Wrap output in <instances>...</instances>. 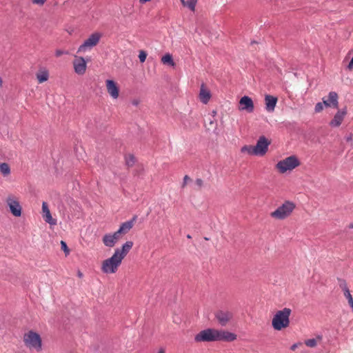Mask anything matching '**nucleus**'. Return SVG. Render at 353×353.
<instances>
[{"label":"nucleus","instance_id":"obj_19","mask_svg":"<svg viewBox=\"0 0 353 353\" xmlns=\"http://www.w3.org/2000/svg\"><path fill=\"white\" fill-rule=\"evenodd\" d=\"M211 98V94L210 90L205 87V85L203 83L201 85L200 92H199V99L201 101L207 104Z\"/></svg>","mask_w":353,"mask_h":353},{"label":"nucleus","instance_id":"obj_23","mask_svg":"<svg viewBox=\"0 0 353 353\" xmlns=\"http://www.w3.org/2000/svg\"><path fill=\"white\" fill-rule=\"evenodd\" d=\"M161 62L163 64H168L171 66H174V65H175V63L173 61V59H172V56L169 53L165 54L164 56L162 57Z\"/></svg>","mask_w":353,"mask_h":353},{"label":"nucleus","instance_id":"obj_41","mask_svg":"<svg viewBox=\"0 0 353 353\" xmlns=\"http://www.w3.org/2000/svg\"><path fill=\"white\" fill-rule=\"evenodd\" d=\"M158 353H165V351L163 349H161L159 350V351L158 352Z\"/></svg>","mask_w":353,"mask_h":353},{"label":"nucleus","instance_id":"obj_2","mask_svg":"<svg viewBox=\"0 0 353 353\" xmlns=\"http://www.w3.org/2000/svg\"><path fill=\"white\" fill-rule=\"evenodd\" d=\"M236 339V335L225 330L208 328L199 332L194 336L195 342L227 341L232 342Z\"/></svg>","mask_w":353,"mask_h":353},{"label":"nucleus","instance_id":"obj_11","mask_svg":"<svg viewBox=\"0 0 353 353\" xmlns=\"http://www.w3.org/2000/svg\"><path fill=\"white\" fill-rule=\"evenodd\" d=\"M239 110L246 111L247 112L251 113L254 111V105L252 99L248 97L244 96L241 97L239 101Z\"/></svg>","mask_w":353,"mask_h":353},{"label":"nucleus","instance_id":"obj_28","mask_svg":"<svg viewBox=\"0 0 353 353\" xmlns=\"http://www.w3.org/2000/svg\"><path fill=\"white\" fill-rule=\"evenodd\" d=\"M60 243L61 250L64 252L65 256L68 255L70 253V250L68 248L66 243L64 241H61Z\"/></svg>","mask_w":353,"mask_h":353},{"label":"nucleus","instance_id":"obj_4","mask_svg":"<svg viewBox=\"0 0 353 353\" xmlns=\"http://www.w3.org/2000/svg\"><path fill=\"white\" fill-rule=\"evenodd\" d=\"M295 208L296 205L294 203L290 201H285L281 205L270 213V216L276 220H284L292 214Z\"/></svg>","mask_w":353,"mask_h":353},{"label":"nucleus","instance_id":"obj_33","mask_svg":"<svg viewBox=\"0 0 353 353\" xmlns=\"http://www.w3.org/2000/svg\"><path fill=\"white\" fill-rule=\"evenodd\" d=\"M47 0H32V2L34 4L43 6Z\"/></svg>","mask_w":353,"mask_h":353},{"label":"nucleus","instance_id":"obj_21","mask_svg":"<svg viewBox=\"0 0 353 353\" xmlns=\"http://www.w3.org/2000/svg\"><path fill=\"white\" fill-rule=\"evenodd\" d=\"M338 94L336 92H330L328 94V101L331 103L332 107L337 108L339 106Z\"/></svg>","mask_w":353,"mask_h":353},{"label":"nucleus","instance_id":"obj_46","mask_svg":"<svg viewBox=\"0 0 353 353\" xmlns=\"http://www.w3.org/2000/svg\"><path fill=\"white\" fill-rule=\"evenodd\" d=\"M351 228H353V225H352Z\"/></svg>","mask_w":353,"mask_h":353},{"label":"nucleus","instance_id":"obj_34","mask_svg":"<svg viewBox=\"0 0 353 353\" xmlns=\"http://www.w3.org/2000/svg\"><path fill=\"white\" fill-rule=\"evenodd\" d=\"M322 103L323 104V106L324 105L326 106V107H331V106H332L331 105V103L328 101V100H325L324 98L323 99V102Z\"/></svg>","mask_w":353,"mask_h":353},{"label":"nucleus","instance_id":"obj_39","mask_svg":"<svg viewBox=\"0 0 353 353\" xmlns=\"http://www.w3.org/2000/svg\"><path fill=\"white\" fill-rule=\"evenodd\" d=\"M340 282H341V283H340V284H339V285H340V286H341V287L342 285H346V284H345V282L344 281H340Z\"/></svg>","mask_w":353,"mask_h":353},{"label":"nucleus","instance_id":"obj_35","mask_svg":"<svg viewBox=\"0 0 353 353\" xmlns=\"http://www.w3.org/2000/svg\"><path fill=\"white\" fill-rule=\"evenodd\" d=\"M65 52L61 50H57L55 52L56 57H60Z\"/></svg>","mask_w":353,"mask_h":353},{"label":"nucleus","instance_id":"obj_1","mask_svg":"<svg viewBox=\"0 0 353 353\" xmlns=\"http://www.w3.org/2000/svg\"><path fill=\"white\" fill-rule=\"evenodd\" d=\"M132 246L133 242L128 241L121 248H117L110 258L102 262L101 271L107 274L115 273Z\"/></svg>","mask_w":353,"mask_h":353},{"label":"nucleus","instance_id":"obj_12","mask_svg":"<svg viewBox=\"0 0 353 353\" xmlns=\"http://www.w3.org/2000/svg\"><path fill=\"white\" fill-rule=\"evenodd\" d=\"M106 90L109 95L113 99H117L119 97V88L117 83L111 79L105 81Z\"/></svg>","mask_w":353,"mask_h":353},{"label":"nucleus","instance_id":"obj_13","mask_svg":"<svg viewBox=\"0 0 353 353\" xmlns=\"http://www.w3.org/2000/svg\"><path fill=\"white\" fill-rule=\"evenodd\" d=\"M232 316V313L226 310H219L215 313V318L222 326H225Z\"/></svg>","mask_w":353,"mask_h":353},{"label":"nucleus","instance_id":"obj_7","mask_svg":"<svg viewBox=\"0 0 353 353\" xmlns=\"http://www.w3.org/2000/svg\"><path fill=\"white\" fill-rule=\"evenodd\" d=\"M24 342L27 346L33 347L37 350L41 349V339L37 333L30 331L24 336Z\"/></svg>","mask_w":353,"mask_h":353},{"label":"nucleus","instance_id":"obj_25","mask_svg":"<svg viewBox=\"0 0 353 353\" xmlns=\"http://www.w3.org/2000/svg\"><path fill=\"white\" fill-rule=\"evenodd\" d=\"M322 337L321 336H318L316 339H310L305 341V343L307 346L310 347H314L317 344V339L321 340Z\"/></svg>","mask_w":353,"mask_h":353},{"label":"nucleus","instance_id":"obj_3","mask_svg":"<svg viewBox=\"0 0 353 353\" xmlns=\"http://www.w3.org/2000/svg\"><path fill=\"white\" fill-rule=\"evenodd\" d=\"M291 312V309L288 307H285L283 310L276 312L272 321L273 328L279 331L288 327L290 324L289 318Z\"/></svg>","mask_w":353,"mask_h":353},{"label":"nucleus","instance_id":"obj_30","mask_svg":"<svg viewBox=\"0 0 353 353\" xmlns=\"http://www.w3.org/2000/svg\"><path fill=\"white\" fill-rule=\"evenodd\" d=\"M195 185L196 186V190H200L204 185V182L201 179H196L195 180Z\"/></svg>","mask_w":353,"mask_h":353},{"label":"nucleus","instance_id":"obj_37","mask_svg":"<svg viewBox=\"0 0 353 353\" xmlns=\"http://www.w3.org/2000/svg\"><path fill=\"white\" fill-rule=\"evenodd\" d=\"M181 3L183 6H187V1L185 0H180Z\"/></svg>","mask_w":353,"mask_h":353},{"label":"nucleus","instance_id":"obj_31","mask_svg":"<svg viewBox=\"0 0 353 353\" xmlns=\"http://www.w3.org/2000/svg\"><path fill=\"white\" fill-rule=\"evenodd\" d=\"M323 110V104L321 102H319L316 104L314 111L316 113L321 112Z\"/></svg>","mask_w":353,"mask_h":353},{"label":"nucleus","instance_id":"obj_27","mask_svg":"<svg viewBox=\"0 0 353 353\" xmlns=\"http://www.w3.org/2000/svg\"><path fill=\"white\" fill-rule=\"evenodd\" d=\"M196 3L197 0H188L187 1V7L192 11H194Z\"/></svg>","mask_w":353,"mask_h":353},{"label":"nucleus","instance_id":"obj_18","mask_svg":"<svg viewBox=\"0 0 353 353\" xmlns=\"http://www.w3.org/2000/svg\"><path fill=\"white\" fill-rule=\"evenodd\" d=\"M278 99L276 97L267 94L265 97V109L269 112H274Z\"/></svg>","mask_w":353,"mask_h":353},{"label":"nucleus","instance_id":"obj_16","mask_svg":"<svg viewBox=\"0 0 353 353\" xmlns=\"http://www.w3.org/2000/svg\"><path fill=\"white\" fill-rule=\"evenodd\" d=\"M136 220L137 216H134L131 220L121 223L119 230L116 231L120 237L122 235L127 234L132 228Z\"/></svg>","mask_w":353,"mask_h":353},{"label":"nucleus","instance_id":"obj_9","mask_svg":"<svg viewBox=\"0 0 353 353\" xmlns=\"http://www.w3.org/2000/svg\"><path fill=\"white\" fill-rule=\"evenodd\" d=\"M72 64L75 73L79 75H83L85 73L87 63L83 57L74 56Z\"/></svg>","mask_w":353,"mask_h":353},{"label":"nucleus","instance_id":"obj_42","mask_svg":"<svg viewBox=\"0 0 353 353\" xmlns=\"http://www.w3.org/2000/svg\"><path fill=\"white\" fill-rule=\"evenodd\" d=\"M3 85V81L1 79V78L0 77V87H2Z\"/></svg>","mask_w":353,"mask_h":353},{"label":"nucleus","instance_id":"obj_40","mask_svg":"<svg viewBox=\"0 0 353 353\" xmlns=\"http://www.w3.org/2000/svg\"><path fill=\"white\" fill-rule=\"evenodd\" d=\"M352 135H350V137H347L346 140H347V141H350L352 140Z\"/></svg>","mask_w":353,"mask_h":353},{"label":"nucleus","instance_id":"obj_38","mask_svg":"<svg viewBox=\"0 0 353 353\" xmlns=\"http://www.w3.org/2000/svg\"><path fill=\"white\" fill-rule=\"evenodd\" d=\"M297 347V344H293L292 346H291V350H295L296 348Z\"/></svg>","mask_w":353,"mask_h":353},{"label":"nucleus","instance_id":"obj_24","mask_svg":"<svg viewBox=\"0 0 353 353\" xmlns=\"http://www.w3.org/2000/svg\"><path fill=\"white\" fill-rule=\"evenodd\" d=\"M125 161L126 165L128 167H132L136 162V159L133 154H128L125 155Z\"/></svg>","mask_w":353,"mask_h":353},{"label":"nucleus","instance_id":"obj_10","mask_svg":"<svg viewBox=\"0 0 353 353\" xmlns=\"http://www.w3.org/2000/svg\"><path fill=\"white\" fill-rule=\"evenodd\" d=\"M11 213L15 216L21 215V207L19 201L14 196H9L6 199Z\"/></svg>","mask_w":353,"mask_h":353},{"label":"nucleus","instance_id":"obj_8","mask_svg":"<svg viewBox=\"0 0 353 353\" xmlns=\"http://www.w3.org/2000/svg\"><path fill=\"white\" fill-rule=\"evenodd\" d=\"M270 141L264 136H261L258 139L256 144L254 146L256 151V156L263 157L268 151V147Z\"/></svg>","mask_w":353,"mask_h":353},{"label":"nucleus","instance_id":"obj_29","mask_svg":"<svg viewBox=\"0 0 353 353\" xmlns=\"http://www.w3.org/2000/svg\"><path fill=\"white\" fill-rule=\"evenodd\" d=\"M147 57V53L144 50H140L139 54V59L141 63L145 62Z\"/></svg>","mask_w":353,"mask_h":353},{"label":"nucleus","instance_id":"obj_5","mask_svg":"<svg viewBox=\"0 0 353 353\" xmlns=\"http://www.w3.org/2000/svg\"><path fill=\"white\" fill-rule=\"evenodd\" d=\"M301 165V162L298 157L292 155L279 161L275 165L276 169L281 174H284L288 171H292Z\"/></svg>","mask_w":353,"mask_h":353},{"label":"nucleus","instance_id":"obj_6","mask_svg":"<svg viewBox=\"0 0 353 353\" xmlns=\"http://www.w3.org/2000/svg\"><path fill=\"white\" fill-rule=\"evenodd\" d=\"M101 38V34L99 32L92 34L79 47L77 52H85L96 46Z\"/></svg>","mask_w":353,"mask_h":353},{"label":"nucleus","instance_id":"obj_32","mask_svg":"<svg viewBox=\"0 0 353 353\" xmlns=\"http://www.w3.org/2000/svg\"><path fill=\"white\" fill-rule=\"evenodd\" d=\"M191 181V179L189 176L188 175H185L184 177H183V183H182V188H185L186 186V185L188 184V183L189 181Z\"/></svg>","mask_w":353,"mask_h":353},{"label":"nucleus","instance_id":"obj_45","mask_svg":"<svg viewBox=\"0 0 353 353\" xmlns=\"http://www.w3.org/2000/svg\"><path fill=\"white\" fill-rule=\"evenodd\" d=\"M205 240L208 241V240H209V239H208V238L205 237Z\"/></svg>","mask_w":353,"mask_h":353},{"label":"nucleus","instance_id":"obj_36","mask_svg":"<svg viewBox=\"0 0 353 353\" xmlns=\"http://www.w3.org/2000/svg\"><path fill=\"white\" fill-rule=\"evenodd\" d=\"M139 3H141V4H144L147 2H149L151 0H139Z\"/></svg>","mask_w":353,"mask_h":353},{"label":"nucleus","instance_id":"obj_17","mask_svg":"<svg viewBox=\"0 0 353 353\" xmlns=\"http://www.w3.org/2000/svg\"><path fill=\"white\" fill-rule=\"evenodd\" d=\"M42 216L46 223L52 225H57V220L52 218L46 202H43L42 203Z\"/></svg>","mask_w":353,"mask_h":353},{"label":"nucleus","instance_id":"obj_14","mask_svg":"<svg viewBox=\"0 0 353 353\" xmlns=\"http://www.w3.org/2000/svg\"><path fill=\"white\" fill-rule=\"evenodd\" d=\"M120 238L119 235L117 232H115L113 234H105L103 236L102 241L106 247L112 248L115 245Z\"/></svg>","mask_w":353,"mask_h":353},{"label":"nucleus","instance_id":"obj_22","mask_svg":"<svg viewBox=\"0 0 353 353\" xmlns=\"http://www.w3.org/2000/svg\"><path fill=\"white\" fill-rule=\"evenodd\" d=\"M256 151L254 150V147L252 145H245L241 148V152L244 154H248L249 155H255Z\"/></svg>","mask_w":353,"mask_h":353},{"label":"nucleus","instance_id":"obj_44","mask_svg":"<svg viewBox=\"0 0 353 353\" xmlns=\"http://www.w3.org/2000/svg\"><path fill=\"white\" fill-rule=\"evenodd\" d=\"M133 104H134V105H137V104H138V103H137V101H133Z\"/></svg>","mask_w":353,"mask_h":353},{"label":"nucleus","instance_id":"obj_15","mask_svg":"<svg viewBox=\"0 0 353 353\" xmlns=\"http://www.w3.org/2000/svg\"><path fill=\"white\" fill-rule=\"evenodd\" d=\"M346 114V108H344L341 110H339L334 116V118L330 121L329 125L332 128H336L340 126Z\"/></svg>","mask_w":353,"mask_h":353},{"label":"nucleus","instance_id":"obj_20","mask_svg":"<svg viewBox=\"0 0 353 353\" xmlns=\"http://www.w3.org/2000/svg\"><path fill=\"white\" fill-rule=\"evenodd\" d=\"M37 79L39 83H42L48 80L49 72L46 69L39 70L36 74Z\"/></svg>","mask_w":353,"mask_h":353},{"label":"nucleus","instance_id":"obj_26","mask_svg":"<svg viewBox=\"0 0 353 353\" xmlns=\"http://www.w3.org/2000/svg\"><path fill=\"white\" fill-rule=\"evenodd\" d=\"M0 172L4 175L9 174L10 173V169L8 164L6 163H1Z\"/></svg>","mask_w":353,"mask_h":353},{"label":"nucleus","instance_id":"obj_43","mask_svg":"<svg viewBox=\"0 0 353 353\" xmlns=\"http://www.w3.org/2000/svg\"><path fill=\"white\" fill-rule=\"evenodd\" d=\"M216 110H213V111H212V115H213V116H215V115H216Z\"/></svg>","mask_w":353,"mask_h":353}]
</instances>
